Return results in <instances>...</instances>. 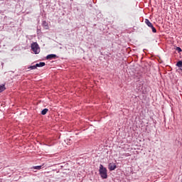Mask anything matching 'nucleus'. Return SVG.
<instances>
[{"instance_id": "f257e3e1", "label": "nucleus", "mask_w": 182, "mask_h": 182, "mask_svg": "<svg viewBox=\"0 0 182 182\" xmlns=\"http://www.w3.org/2000/svg\"><path fill=\"white\" fill-rule=\"evenodd\" d=\"M100 175L102 178H107V169L103 166V165H100Z\"/></svg>"}, {"instance_id": "f03ea898", "label": "nucleus", "mask_w": 182, "mask_h": 182, "mask_svg": "<svg viewBox=\"0 0 182 182\" xmlns=\"http://www.w3.org/2000/svg\"><path fill=\"white\" fill-rule=\"evenodd\" d=\"M31 50L34 52L35 55H38V53L41 52V48L39 47L38 43L35 42L31 43Z\"/></svg>"}, {"instance_id": "7ed1b4c3", "label": "nucleus", "mask_w": 182, "mask_h": 182, "mask_svg": "<svg viewBox=\"0 0 182 182\" xmlns=\"http://www.w3.org/2000/svg\"><path fill=\"white\" fill-rule=\"evenodd\" d=\"M110 171H113V170L116 169V164L114 163H110L108 166Z\"/></svg>"}, {"instance_id": "20e7f679", "label": "nucleus", "mask_w": 182, "mask_h": 182, "mask_svg": "<svg viewBox=\"0 0 182 182\" xmlns=\"http://www.w3.org/2000/svg\"><path fill=\"white\" fill-rule=\"evenodd\" d=\"M145 23L146 25H147V26H149V28H153V24L151 23V22H150L149 19H145Z\"/></svg>"}, {"instance_id": "39448f33", "label": "nucleus", "mask_w": 182, "mask_h": 182, "mask_svg": "<svg viewBox=\"0 0 182 182\" xmlns=\"http://www.w3.org/2000/svg\"><path fill=\"white\" fill-rule=\"evenodd\" d=\"M56 58H58V56L55 54H50L48 55L46 57V59H56Z\"/></svg>"}, {"instance_id": "423d86ee", "label": "nucleus", "mask_w": 182, "mask_h": 182, "mask_svg": "<svg viewBox=\"0 0 182 182\" xmlns=\"http://www.w3.org/2000/svg\"><path fill=\"white\" fill-rule=\"evenodd\" d=\"M36 66H37V68H43V66H45V63L41 62V63H37L36 64Z\"/></svg>"}, {"instance_id": "0eeeda50", "label": "nucleus", "mask_w": 182, "mask_h": 182, "mask_svg": "<svg viewBox=\"0 0 182 182\" xmlns=\"http://www.w3.org/2000/svg\"><path fill=\"white\" fill-rule=\"evenodd\" d=\"M5 89H6V88L5 87V85H0V93L2 92H4V90H5Z\"/></svg>"}, {"instance_id": "6e6552de", "label": "nucleus", "mask_w": 182, "mask_h": 182, "mask_svg": "<svg viewBox=\"0 0 182 182\" xmlns=\"http://www.w3.org/2000/svg\"><path fill=\"white\" fill-rule=\"evenodd\" d=\"M48 112V109H44L41 111V114H43V116H45V114H46Z\"/></svg>"}, {"instance_id": "1a4fd4ad", "label": "nucleus", "mask_w": 182, "mask_h": 182, "mask_svg": "<svg viewBox=\"0 0 182 182\" xmlns=\"http://www.w3.org/2000/svg\"><path fill=\"white\" fill-rule=\"evenodd\" d=\"M33 170H41L42 168V166H37L33 167Z\"/></svg>"}, {"instance_id": "9d476101", "label": "nucleus", "mask_w": 182, "mask_h": 182, "mask_svg": "<svg viewBox=\"0 0 182 182\" xmlns=\"http://www.w3.org/2000/svg\"><path fill=\"white\" fill-rule=\"evenodd\" d=\"M176 66H178V68H182V61L180 60L176 63Z\"/></svg>"}, {"instance_id": "9b49d317", "label": "nucleus", "mask_w": 182, "mask_h": 182, "mask_svg": "<svg viewBox=\"0 0 182 182\" xmlns=\"http://www.w3.org/2000/svg\"><path fill=\"white\" fill-rule=\"evenodd\" d=\"M37 66L36 64L35 65H31L28 68V69H31V70H33L35 69H36Z\"/></svg>"}, {"instance_id": "f8f14e48", "label": "nucleus", "mask_w": 182, "mask_h": 182, "mask_svg": "<svg viewBox=\"0 0 182 182\" xmlns=\"http://www.w3.org/2000/svg\"><path fill=\"white\" fill-rule=\"evenodd\" d=\"M151 28L152 29V32L154 33H156V32H157V30H156V28H154V26H152V27H151Z\"/></svg>"}, {"instance_id": "ddd939ff", "label": "nucleus", "mask_w": 182, "mask_h": 182, "mask_svg": "<svg viewBox=\"0 0 182 182\" xmlns=\"http://www.w3.org/2000/svg\"><path fill=\"white\" fill-rule=\"evenodd\" d=\"M176 50H177V52H178V53H180V52H181L182 50H181V48L177 47Z\"/></svg>"}]
</instances>
